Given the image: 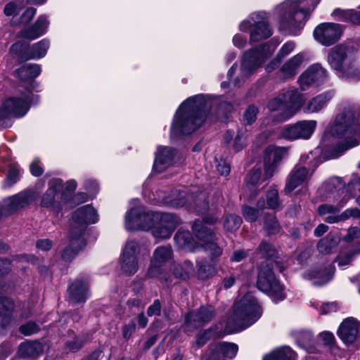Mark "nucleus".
I'll use <instances>...</instances> for the list:
<instances>
[{
	"label": "nucleus",
	"mask_w": 360,
	"mask_h": 360,
	"mask_svg": "<svg viewBox=\"0 0 360 360\" xmlns=\"http://www.w3.org/2000/svg\"><path fill=\"white\" fill-rule=\"evenodd\" d=\"M180 223L179 218L175 214L162 213L152 228V234L157 238H168Z\"/></svg>",
	"instance_id": "nucleus-16"
},
{
	"label": "nucleus",
	"mask_w": 360,
	"mask_h": 360,
	"mask_svg": "<svg viewBox=\"0 0 360 360\" xmlns=\"http://www.w3.org/2000/svg\"><path fill=\"white\" fill-rule=\"evenodd\" d=\"M242 214L247 221L255 222L260 215L259 209L244 205L242 206Z\"/></svg>",
	"instance_id": "nucleus-54"
},
{
	"label": "nucleus",
	"mask_w": 360,
	"mask_h": 360,
	"mask_svg": "<svg viewBox=\"0 0 360 360\" xmlns=\"http://www.w3.org/2000/svg\"><path fill=\"white\" fill-rule=\"evenodd\" d=\"M335 13L343 21H347L349 18L353 23L360 25V11L350 12L336 10Z\"/></svg>",
	"instance_id": "nucleus-53"
},
{
	"label": "nucleus",
	"mask_w": 360,
	"mask_h": 360,
	"mask_svg": "<svg viewBox=\"0 0 360 360\" xmlns=\"http://www.w3.org/2000/svg\"><path fill=\"white\" fill-rule=\"evenodd\" d=\"M327 77V71L319 64H314L305 70L299 77V82L304 90V86L322 82Z\"/></svg>",
	"instance_id": "nucleus-24"
},
{
	"label": "nucleus",
	"mask_w": 360,
	"mask_h": 360,
	"mask_svg": "<svg viewBox=\"0 0 360 360\" xmlns=\"http://www.w3.org/2000/svg\"><path fill=\"white\" fill-rule=\"evenodd\" d=\"M217 262L202 258L196 262L197 277L200 280H207L217 274Z\"/></svg>",
	"instance_id": "nucleus-34"
},
{
	"label": "nucleus",
	"mask_w": 360,
	"mask_h": 360,
	"mask_svg": "<svg viewBox=\"0 0 360 360\" xmlns=\"http://www.w3.org/2000/svg\"><path fill=\"white\" fill-rule=\"evenodd\" d=\"M264 178V174H262V169L259 167H253L247 174L245 182L248 186H256L259 182L265 181Z\"/></svg>",
	"instance_id": "nucleus-50"
},
{
	"label": "nucleus",
	"mask_w": 360,
	"mask_h": 360,
	"mask_svg": "<svg viewBox=\"0 0 360 360\" xmlns=\"http://www.w3.org/2000/svg\"><path fill=\"white\" fill-rule=\"evenodd\" d=\"M318 2L314 0H288L278 7L279 29L287 34L297 35Z\"/></svg>",
	"instance_id": "nucleus-3"
},
{
	"label": "nucleus",
	"mask_w": 360,
	"mask_h": 360,
	"mask_svg": "<svg viewBox=\"0 0 360 360\" xmlns=\"http://www.w3.org/2000/svg\"><path fill=\"white\" fill-rule=\"evenodd\" d=\"M44 352V345L39 341L27 340L20 344L18 354L23 359L37 358Z\"/></svg>",
	"instance_id": "nucleus-32"
},
{
	"label": "nucleus",
	"mask_w": 360,
	"mask_h": 360,
	"mask_svg": "<svg viewBox=\"0 0 360 360\" xmlns=\"http://www.w3.org/2000/svg\"><path fill=\"white\" fill-rule=\"evenodd\" d=\"M256 252L261 255L262 257L266 260L274 259L277 257L278 255V251L275 247L266 241H262L260 243Z\"/></svg>",
	"instance_id": "nucleus-45"
},
{
	"label": "nucleus",
	"mask_w": 360,
	"mask_h": 360,
	"mask_svg": "<svg viewBox=\"0 0 360 360\" xmlns=\"http://www.w3.org/2000/svg\"><path fill=\"white\" fill-rule=\"evenodd\" d=\"M215 308L210 304L202 305L197 309L189 311L184 317L186 331H193L212 321L216 316Z\"/></svg>",
	"instance_id": "nucleus-9"
},
{
	"label": "nucleus",
	"mask_w": 360,
	"mask_h": 360,
	"mask_svg": "<svg viewBox=\"0 0 360 360\" xmlns=\"http://www.w3.org/2000/svg\"><path fill=\"white\" fill-rule=\"evenodd\" d=\"M319 338L323 341L324 345L333 349L336 347L334 335L329 331H324L319 334Z\"/></svg>",
	"instance_id": "nucleus-61"
},
{
	"label": "nucleus",
	"mask_w": 360,
	"mask_h": 360,
	"mask_svg": "<svg viewBox=\"0 0 360 360\" xmlns=\"http://www.w3.org/2000/svg\"><path fill=\"white\" fill-rule=\"evenodd\" d=\"M193 235L202 243L212 240H217V236L213 230L207 227L200 219H195L192 226Z\"/></svg>",
	"instance_id": "nucleus-36"
},
{
	"label": "nucleus",
	"mask_w": 360,
	"mask_h": 360,
	"mask_svg": "<svg viewBox=\"0 0 360 360\" xmlns=\"http://www.w3.org/2000/svg\"><path fill=\"white\" fill-rule=\"evenodd\" d=\"M201 246L209 255V259H212V261L218 262L219 258L223 253V248L218 244V239L202 243Z\"/></svg>",
	"instance_id": "nucleus-40"
},
{
	"label": "nucleus",
	"mask_w": 360,
	"mask_h": 360,
	"mask_svg": "<svg viewBox=\"0 0 360 360\" xmlns=\"http://www.w3.org/2000/svg\"><path fill=\"white\" fill-rule=\"evenodd\" d=\"M355 49L352 46L340 44L330 50L328 61L338 72L348 63L355 60Z\"/></svg>",
	"instance_id": "nucleus-13"
},
{
	"label": "nucleus",
	"mask_w": 360,
	"mask_h": 360,
	"mask_svg": "<svg viewBox=\"0 0 360 360\" xmlns=\"http://www.w3.org/2000/svg\"><path fill=\"white\" fill-rule=\"evenodd\" d=\"M258 109L254 105H249L243 114V124L245 125H251L255 122Z\"/></svg>",
	"instance_id": "nucleus-56"
},
{
	"label": "nucleus",
	"mask_w": 360,
	"mask_h": 360,
	"mask_svg": "<svg viewBox=\"0 0 360 360\" xmlns=\"http://www.w3.org/2000/svg\"><path fill=\"white\" fill-rule=\"evenodd\" d=\"M172 256L171 246H159L154 250L151 260L164 264L172 258Z\"/></svg>",
	"instance_id": "nucleus-43"
},
{
	"label": "nucleus",
	"mask_w": 360,
	"mask_h": 360,
	"mask_svg": "<svg viewBox=\"0 0 360 360\" xmlns=\"http://www.w3.org/2000/svg\"><path fill=\"white\" fill-rule=\"evenodd\" d=\"M331 133L345 139V143H340L333 149L334 158L357 146L360 140V109L354 106L348 107L338 115L331 127Z\"/></svg>",
	"instance_id": "nucleus-2"
},
{
	"label": "nucleus",
	"mask_w": 360,
	"mask_h": 360,
	"mask_svg": "<svg viewBox=\"0 0 360 360\" xmlns=\"http://www.w3.org/2000/svg\"><path fill=\"white\" fill-rule=\"evenodd\" d=\"M193 270V264L190 261H185L183 264H174L172 268L174 276L183 280L188 279Z\"/></svg>",
	"instance_id": "nucleus-44"
},
{
	"label": "nucleus",
	"mask_w": 360,
	"mask_h": 360,
	"mask_svg": "<svg viewBox=\"0 0 360 360\" xmlns=\"http://www.w3.org/2000/svg\"><path fill=\"white\" fill-rule=\"evenodd\" d=\"M360 237V229L353 226L348 229L347 234L342 238V240L347 243L353 241Z\"/></svg>",
	"instance_id": "nucleus-64"
},
{
	"label": "nucleus",
	"mask_w": 360,
	"mask_h": 360,
	"mask_svg": "<svg viewBox=\"0 0 360 360\" xmlns=\"http://www.w3.org/2000/svg\"><path fill=\"white\" fill-rule=\"evenodd\" d=\"M295 353L289 347H283L273 351L263 360H295Z\"/></svg>",
	"instance_id": "nucleus-39"
},
{
	"label": "nucleus",
	"mask_w": 360,
	"mask_h": 360,
	"mask_svg": "<svg viewBox=\"0 0 360 360\" xmlns=\"http://www.w3.org/2000/svg\"><path fill=\"white\" fill-rule=\"evenodd\" d=\"M242 221L241 217L236 214H226L224 219V229L226 232H235L240 228Z\"/></svg>",
	"instance_id": "nucleus-46"
},
{
	"label": "nucleus",
	"mask_w": 360,
	"mask_h": 360,
	"mask_svg": "<svg viewBox=\"0 0 360 360\" xmlns=\"http://www.w3.org/2000/svg\"><path fill=\"white\" fill-rule=\"evenodd\" d=\"M30 94H23L24 98L10 97L6 99L0 106V122L11 117H23L30 109Z\"/></svg>",
	"instance_id": "nucleus-10"
},
{
	"label": "nucleus",
	"mask_w": 360,
	"mask_h": 360,
	"mask_svg": "<svg viewBox=\"0 0 360 360\" xmlns=\"http://www.w3.org/2000/svg\"><path fill=\"white\" fill-rule=\"evenodd\" d=\"M257 285L260 290L269 293L276 302L283 300L285 298L283 288L279 281L276 280L272 268L269 264L260 267Z\"/></svg>",
	"instance_id": "nucleus-7"
},
{
	"label": "nucleus",
	"mask_w": 360,
	"mask_h": 360,
	"mask_svg": "<svg viewBox=\"0 0 360 360\" xmlns=\"http://www.w3.org/2000/svg\"><path fill=\"white\" fill-rule=\"evenodd\" d=\"M282 94L285 109L277 116V120L280 122L292 117L302 108L305 100L297 89H290Z\"/></svg>",
	"instance_id": "nucleus-15"
},
{
	"label": "nucleus",
	"mask_w": 360,
	"mask_h": 360,
	"mask_svg": "<svg viewBox=\"0 0 360 360\" xmlns=\"http://www.w3.org/2000/svg\"><path fill=\"white\" fill-rule=\"evenodd\" d=\"M10 52L15 57L19 63L33 59L32 48L28 42L18 41L11 45Z\"/></svg>",
	"instance_id": "nucleus-35"
},
{
	"label": "nucleus",
	"mask_w": 360,
	"mask_h": 360,
	"mask_svg": "<svg viewBox=\"0 0 360 360\" xmlns=\"http://www.w3.org/2000/svg\"><path fill=\"white\" fill-rule=\"evenodd\" d=\"M162 264L150 260V264L146 277L147 278H158L160 280L167 281V275L165 274Z\"/></svg>",
	"instance_id": "nucleus-47"
},
{
	"label": "nucleus",
	"mask_w": 360,
	"mask_h": 360,
	"mask_svg": "<svg viewBox=\"0 0 360 360\" xmlns=\"http://www.w3.org/2000/svg\"><path fill=\"white\" fill-rule=\"evenodd\" d=\"M86 212V225L88 224H94L98 221V214L96 213V210L91 207V205H84L81 207V210L78 212V213H84Z\"/></svg>",
	"instance_id": "nucleus-57"
},
{
	"label": "nucleus",
	"mask_w": 360,
	"mask_h": 360,
	"mask_svg": "<svg viewBox=\"0 0 360 360\" xmlns=\"http://www.w3.org/2000/svg\"><path fill=\"white\" fill-rule=\"evenodd\" d=\"M49 24L46 17L40 15L33 25L23 28L19 32V37L29 40L36 39L45 34Z\"/></svg>",
	"instance_id": "nucleus-26"
},
{
	"label": "nucleus",
	"mask_w": 360,
	"mask_h": 360,
	"mask_svg": "<svg viewBox=\"0 0 360 360\" xmlns=\"http://www.w3.org/2000/svg\"><path fill=\"white\" fill-rule=\"evenodd\" d=\"M309 169L304 165H296L288 174L285 186V193H291L309 179Z\"/></svg>",
	"instance_id": "nucleus-23"
},
{
	"label": "nucleus",
	"mask_w": 360,
	"mask_h": 360,
	"mask_svg": "<svg viewBox=\"0 0 360 360\" xmlns=\"http://www.w3.org/2000/svg\"><path fill=\"white\" fill-rule=\"evenodd\" d=\"M39 326L33 322L29 321L20 326V332L25 335H31L39 331Z\"/></svg>",
	"instance_id": "nucleus-59"
},
{
	"label": "nucleus",
	"mask_w": 360,
	"mask_h": 360,
	"mask_svg": "<svg viewBox=\"0 0 360 360\" xmlns=\"http://www.w3.org/2000/svg\"><path fill=\"white\" fill-rule=\"evenodd\" d=\"M266 207L271 210L281 208V202L279 199L278 191L274 188H270L266 193Z\"/></svg>",
	"instance_id": "nucleus-49"
},
{
	"label": "nucleus",
	"mask_w": 360,
	"mask_h": 360,
	"mask_svg": "<svg viewBox=\"0 0 360 360\" xmlns=\"http://www.w3.org/2000/svg\"><path fill=\"white\" fill-rule=\"evenodd\" d=\"M56 195L52 190L47 189L42 196L41 206L46 207L54 206Z\"/></svg>",
	"instance_id": "nucleus-62"
},
{
	"label": "nucleus",
	"mask_w": 360,
	"mask_h": 360,
	"mask_svg": "<svg viewBox=\"0 0 360 360\" xmlns=\"http://www.w3.org/2000/svg\"><path fill=\"white\" fill-rule=\"evenodd\" d=\"M49 45V41L44 39L31 46L33 59H39L45 56Z\"/></svg>",
	"instance_id": "nucleus-48"
},
{
	"label": "nucleus",
	"mask_w": 360,
	"mask_h": 360,
	"mask_svg": "<svg viewBox=\"0 0 360 360\" xmlns=\"http://www.w3.org/2000/svg\"><path fill=\"white\" fill-rule=\"evenodd\" d=\"M264 229L267 236L276 235L280 232L281 227L275 215L269 213L264 214Z\"/></svg>",
	"instance_id": "nucleus-41"
},
{
	"label": "nucleus",
	"mask_w": 360,
	"mask_h": 360,
	"mask_svg": "<svg viewBox=\"0 0 360 360\" xmlns=\"http://www.w3.org/2000/svg\"><path fill=\"white\" fill-rule=\"evenodd\" d=\"M293 335L297 344L302 347H306L311 344L313 336L309 331H297Z\"/></svg>",
	"instance_id": "nucleus-51"
},
{
	"label": "nucleus",
	"mask_w": 360,
	"mask_h": 360,
	"mask_svg": "<svg viewBox=\"0 0 360 360\" xmlns=\"http://www.w3.org/2000/svg\"><path fill=\"white\" fill-rule=\"evenodd\" d=\"M316 126L314 120H303L283 127L280 135L283 139L293 141L296 139H308L314 133Z\"/></svg>",
	"instance_id": "nucleus-11"
},
{
	"label": "nucleus",
	"mask_w": 360,
	"mask_h": 360,
	"mask_svg": "<svg viewBox=\"0 0 360 360\" xmlns=\"http://www.w3.org/2000/svg\"><path fill=\"white\" fill-rule=\"evenodd\" d=\"M174 239L179 247L183 248L187 247L193 240V236L188 231H178Z\"/></svg>",
	"instance_id": "nucleus-52"
},
{
	"label": "nucleus",
	"mask_w": 360,
	"mask_h": 360,
	"mask_svg": "<svg viewBox=\"0 0 360 360\" xmlns=\"http://www.w3.org/2000/svg\"><path fill=\"white\" fill-rule=\"evenodd\" d=\"M81 207L72 214L74 225L70 229L68 244L64 248L61 257L64 261L71 262L86 245L85 238L86 229V213H78Z\"/></svg>",
	"instance_id": "nucleus-5"
},
{
	"label": "nucleus",
	"mask_w": 360,
	"mask_h": 360,
	"mask_svg": "<svg viewBox=\"0 0 360 360\" xmlns=\"http://www.w3.org/2000/svg\"><path fill=\"white\" fill-rule=\"evenodd\" d=\"M340 77L353 81L360 80V67L356 65L355 60L348 63L338 72Z\"/></svg>",
	"instance_id": "nucleus-42"
},
{
	"label": "nucleus",
	"mask_w": 360,
	"mask_h": 360,
	"mask_svg": "<svg viewBox=\"0 0 360 360\" xmlns=\"http://www.w3.org/2000/svg\"><path fill=\"white\" fill-rule=\"evenodd\" d=\"M212 334L211 329L201 330L196 335L195 345L198 348L204 346L210 340Z\"/></svg>",
	"instance_id": "nucleus-58"
},
{
	"label": "nucleus",
	"mask_w": 360,
	"mask_h": 360,
	"mask_svg": "<svg viewBox=\"0 0 360 360\" xmlns=\"http://www.w3.org/2000/svg\"><path fill=\"white\" fill-rule=\"evenodd\" d=\"M13 301L7 297L0 296V335L6 334V329L11 322V316L14 309Z\"/></svg>",
	"instance_id": "nucleus-31"
},
{
	"label": "nucleus",
	"mask_w": 360,
	"mask_h": 360,
	"mask_svg": "<svg viewBox=\"0 0 360 360\" xmlns=\"http://www.w3.org/2000/svg\"><path fill=\"white\" fill-rule=\"evenodd\" d=\"M89 342V333L82 332L77 334L73 330L70 329L67 332V340L65 346L70 352L75 353L82 349Z\"/></svg>",
	"instance_id": "nucleus-29"
},
{
	"label": "nucleus",
	"mask_w": 360,
	"mask_h": 360,
	"mask_svg": "<svg viewBox=\"0 0 360 360\" xmlns=\"http://www.w3.org/2000/svg\"><path fill=\"white\" fill-rule=\"evenodd\" d=\"M354 257L355 256L348 249L346 252H342L338 255L336 262L339 266H345L349 264Z\"/></svg>",
	"instance_id": "nucleus-60"
},
{
	"label": "nucleus",
	"mask_w": 360,
	"mask_h": 360,
	"mask_svg": "<svg viewBox=\"0 0 360 360\" xmlns=\"http://www.w3.org/2000/svg\"><path fill=\"white\" fill-rule=\"evenodd\" d=\"M139 252V244L133 240L128 241L122 252L121 268L127 275L134 274L139 269L137 254Z\"/></svg>",
	"instance_id": "nucleus-18"
},
{
	"label": "nucleus",
	"mask_w": 360,
	"mask_h": 360,
	"mask_svg": "<svg viewBox=\"0 0 360 360\" xmlns=\"http://www.w3.org/2000/svg\"><path fill=\"white\" fill-rule=\"evenodd\" d=\"M30 202L31 198L29 194L20 193L4 200V204L0 206L4 215H10L19 209L27 206Z\"/></svg>",
	"instance_id": "nucleus-27"
},
{
	"label": "nucleus",
	"mask_w": 360,
	"mask_h": 360,
	"mask_svg": "<svg viewBox=\"0 0 360 360\" xmlns=\"http://www.w3.org/2000/svg\"><path fill=\"white\" fill-rule=\"evenodd\" d=\"M333 97V93L325 92L313 98L307 105V110L311 112H318L323 108L327 102Z\"/></svg>",
	"instance_id": "nucleus-38"
},
{
	"label": "nucleus",
	"mask_w": 360,
	"mask_h": 360,
	"mask_svg": "<svg viewBox=\"0 0 360 360\" xmlns=\"http://www.w3.org/2000/svg\"><path fill=\"white\" fill-rule=\"evenodd\" d=\"M68 300L74 304L85 302L90 297L89 281L87 276L75 278L67 290Z\"/></svg>",
	"instance_id": "nucleus-17"
},
{
	"label": "nucleus",
	"mask_w": 360,
	"mask_h": 360,
	"mask_svg": "<svg viewBox=\"0 0 360 360\" xmlns=\"http://www.w3.org/2000/svg\"><path fill=\"white\" fill-rule=\"evenodd\" d=\"M41 73V68L35 63L25 64L16 69L13 75L22 82H27L25 89L28 94H31L35 88L34 79Z\"/></svg>",
	"instance_id": "nucleus-22"
},
{
	"label": "nucleus",
	"mask_w": 360,
	"mask_h": 360,
	"mask_svg": "<svg viewBox=\"0 0 360 360\" xmlns=\"http://www.w3.org/2000/svg\"><path fill=\"white\" fill-rule=\"evenodd\" d=\"M286 150L284 148L269 146L264 152V180L270 179L275 172L277 165L282 160Z\"/></svg>",
	"instance_id": "nucleus-21"
},
{
	"label": "nucleus",
	"mask_w": 360,
	"mask_h": 360,
	"mask_svg": "<svg viewBox=\"0 0 360 360\" xmlns=\"http://www.w3.org/2000/svg\"><path fill=\"white\" fill-rule=\"evenodd\" d=\"M267 18V14L264 12L253 13L251 16L252 22L249 20H243L240 24V30L250 32V42H257L266 39L272 35Z\"/></svg>",
	"instance_id": "nucleus-6"
},
{
	"label": "nucleus",
	"mask_w": 360,
	"mask_h": 360,
	"mask_svg": "<svg viewBox=\"0 0 360 360\" xmlns=\"http://www.w3.org/2000/svg\"><path fill=\"white\" fill-rule=\"evenodd\" d=\"M334 267L332 266L315 268L304 274L305 278L313 280V285L322 286L329 282L334 274Z\"/></svg>",
	"instance_id": "nucleus-28"
},
{
	"label": "nucleus",
	"mask_w": 360,
	"mask_h": 360,
	"mask_svg": "<svg viewBox=\"0 0 360 360\" xmlns=\"http://www.w3.org/2000/svg\"><path fill=\"white\" fill-rule=\"evenodd\" d=\"M339 243V237L335 233H329L326 237L319 241L317 249L321 253L328 254L336 249Z\"/></svg>",
	"instance_id": "nucleus-37"
},
{
	"label": "nucleus",
	"mask_w": 360,
	"mask_h": 360,
	"mask_svg": "<svg viewBox=\"0 0 360 360\" xmlns=\"http://www.w3.org/2000/svg\"><path fill=\"white\" fill-rule=\"evenodd\" d=\"M233 105L220 98H205L199 94L186 99L179 108L171 127L172 136L189 135L198 129L210 115L224 120Z\"/></svg>",
	"instance_id": "nucleus-1"
},
{
	"label": "nucleus",
	"mask_w": 360,
	"mask_h": 360,
	"mask_svg": "<svg viewBox=\"0 0 360 360\" xmlns=\"http://www.w3.org/2000/svg\"><path fill=\"white\" fill-rule=\"evenodd\" d=\"M176 150L170 147H160L155 154L153 169L158 172H163L172 162Z\"/></svg>",
	"instance_id": "nucleus-30"
},
{
	"label": "nucleus",
	"mask_w": 360,
	"mask_h": 360,
	"mask_svg": "<svg viewBox=\"0 0 360 360\" xmlns=\"http://www.w3.org/2000/svg\"><path fill=\"white\" fill-rule=\"evenodd\" d=\"M238 345L227 342L212 343L205 353V360H225L233 359L237 354Z\"/></svg>",
	"instance_id": "nucleus-19"
},
{
	"label": "nucleus",
	"mask_w": 360,
	"mask_h": 360,
	"mask_svg": "<svg viewBox=\"0 0 360 360\" xmlns=\"http://www.w3.org/2000/svg\"><path fill=\"white\" fill-rule=\"evenodd\" d=\"M176 195L172 199V204L176 207L188 205L198 209V211L207 210L208 209V201L206 195L200 193L195 195L193 193H188L186 188L176 191Z\"/></svg>",
	"instance_id": "nucleus-14"
},
{
	"label": "nucleus",
	"mask_w": 360,
	"mask_h": 360,
	"mask_svg": "<svg viewBox=\"0 0 360 360\" xmlns=\"http://www.w3.org/2000/svg\"><path fill=\"white\" fill-rule=\"evenodd\" d=\"M359 323L354 318L345 319L340 325L337 334L345 343H353L359 333Z\"/></svg>",
	"instance_id": "nucleus-25"
},
{
	"label": "nucleus",
	"mask_w": 360,
	"mask_h": 360,
	"mask_svg": "<svg viewBox=\"0 0 360 360\" xmlns=\"http://www.w3.org/2000/svg\"><path fill=\"white\" fill-rule=\"evenodd\" d=\"M262 314V309L257 299L251 294H245L235 303L233 314L226 321V329L231 332L240 331L254 323Z\"/></svg>",
	"instance_id": "nucleus-4"
},
{
	"label": "nucleus",
	"mask_w": 360,
	"mask_h": 360,
	"mask_svg": "<svg viewBox=\"0 0 360 360\" xmlns=\"http://www.w3.org/2000/svg\"><path fill=\"white\" fill-rule=\"evenodd\" d=\"M162 213L145 212L139 208H132L125 217V226L127 230L152 229Z\"/></svg>",
	"instance_id": "nucleus-8"
},
{
	"label": "nucleus",
	"mask_w": 360,
	"mask_h": 360,
	"mask_svg": "<svg viewBox=\"0 0 360 360\" xmlns=\"http://www.w3.org/2000/svg\"><path fill=\"white\" fill-rule=\"evenodd\" d=\"M343 32L342 25L333 22L321 23L314 30V39L326 46L335 44L341 37Z\"/></svg>",
	"instance_id": "nucleus-12"
},
{
	"label": "nucleus",
	"mask_w": 360,
	"mask_h": 360,
	"mask_svg": "<svg viewBox=\"0 0 360 360\" xmlns=\"http://www.w3.org/2000/svg\"><path fill=\"white\" fill-rule=\"evenodd\" d=\"M303 62V56L297 54L288 59L280 68L278 74L281 75L283 79L293 78L299 71Z\"/></svg>",
	"instance_id": "nucleus-33"
},
{
	"label": "nucleus",
	"mask_w": 360,
	"mask_h": 360,
	"mask_svg": "<svg viewBox=\"0 0 360 360\" xmlns=\"http://www.w3.org/2000/svg\"><path fill=\"white\" fill-rule=\"evenodd\" d=\"M264 48V45H261L245 52L241 63V71L244 76L249 77L262 64Z\"/></svg>",
	"instance_id": "nucleus-20"
},
{
	"label": "nucleus",
	"mask_w": 360,
	"mask_h": 360,
	"mask_svg": "<svg viewBox=\"0 0 360 360\" xmlns=\"http://www.w3.org/2000/svg\"><path fill=\"white\" fill-rule=\"evenodd\" d=\"M343 207V204L338 203L336 205L322 204L318 207V214L320 216L331 214H338Z\"/></svg>",
	"instance_id": "nucleus-55"
},
{
	"label": "nucleus",
	"mask_w": 360,
	"mask_h": 360,
	"mask_svg": "<svg viewBox=\"0 0 360 360\" xmlns=\"http://www.w3.org/2000/svg\"><path fill=\"white\" fill-rule=\"evenodd\" d=\"M161 310L162 302L159 299H156L153 301V304L148 307L146 313L148 316H159L161 314Z\"/></svg>",
	"instance_id": "nucleus-63"
}]
</instances>
